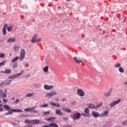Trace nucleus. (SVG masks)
<instances>
[{
  "label": "nucleus",
  "instance_id": "13d9d810",
  "mask_svg": "<svg viewBox=\"0 0 127 127\" xmlns=\"http://www.w3.org/2000/svg\"><path fill=\"white\" fill-rule=\"evenodd\" d=\"M4 115V116H8V115H9V112H8V113H5Z\"/></svg>",
  "mask_w": 127,
  "mask_h": 127
},
{
  "label": "nucleus",
  "instance_id": "412c9836",
  "mask_svg": "<svg viewBox=\"0 0 127 127\" xmlns=\"http://www.w3.org/2000/svg\"><path fill=\"white\" fill-rule=\"evenodd\" d=\"M5 82V83L6 84V86H8L11 83V80H7L5 81H4Z\"/></svg>",
  "mask_w": 127,
  "mask_h": 127
},
{
  "label": "nucleus",
  "instance_id": "c03bdc74",
  "mask_svg": "<svg viewBox=\"0 0 127 127\" xmlns=\"http://www.w3.org/2000/svg\"><path fill=\"white\" fill-rule=\"evenodd\" d=\"M5 55L4 54H0V58H4Z\"/></svg>",
  "mask_w": 127,
  "mask_h": 127
},
{
  "label": "nucleus",
  "instance_id": "58836bf2",
  "mask_svg": "<svg viewBox=\"0 0 127 127\" xmlns=\"http://www.w3.org/2000/svg\"><path fill=\"white\" fill-rule=\"evenodd\" d=\"M121 64H116L114 65V67H115V68H120L121 67Z\"/></svg>",
  "mask_w": 127,
  "mask_h": 127
},
{
  "label": "nucleus",
  "instance_id": "6ab92c4d",
  "mask_svg": "<svg viewBox=\"0 0 127 127\" xmlns=\"http://www.w3.org/2000/svg\"><path fill=\"white\" fill-rule=\"evenodd\" d=\"M109 114V111H104V113L103 114H101V117H107V116H108Z\"/></svg>",
  "mask_w": 127,
  "mask_h": 127
},
{
  "label": "nucleus",
  "instance_id": "423d86ee",
  "mask_svg": "<svg viewBox=\"0 0 127 127\" xmlns=\"http://www.w3.org/2000/svg\"><path fill=\"white\" fill-rule=\"evenodd\" d=\"M35 107L29 108H26L24 109L25 112H34V113H37V111L34 110Z\"/></svg>",
  "mask_w": 127,
  "mask_h": 127
},
{
  "label": "nucleus",
  "instance_id": "4468645a",
  "mask_svg": "<svg viewBox=\"0 0 127 127\" xmlns=\"http://www.w3.org/2000/svg\"><path fill=\"white\" fill-rule=\"evenodd\" d=\"M12 27H13V24H10L8 27H7V30L8 32L12 31Z\"/></svg>",
  "mask_w": 127,
  "mask_h": 127
},
{
  "label": "nucleus",
  "instance_id": "a18cd8bd",
  "mask_svg": "<svg viewBox=\"0 0 127 127\" xmlns=\"http://www.w3.org/2000/svg\"><path fill=\"white\" fill-rule=\"evenodd\" d=\"M81 116H82L83 117H86V118H89L88 115H86V113H82Z\"/></svg>",
  "mask_w": 127,
  "mask_h": 127
},
{
  "label": "nucleus",
  "instance_id": "0e129e2a",
  "mask_svg": "<svg viewBox=\"0 0 127 127\" xmlns=\"http://www.w3.org/2000/svg\"><path fill=\"white\" fill-rule=\"evenodd\" d=\"M1 93H2V90L0 89V94H1Z\"/></svg>",
  "mask_w": 127,
  "mask_h": 127
},
{
  "label": "nucleus",
  "instance_id": "c85d7f7f",
  "mask_svg": "<svg viewBox=\"0 0 127 127\" xmlns=\"http://www.w3.org/2000/svg\"><path fill=\"white\" fill-rule=\"evenodd\" d=\"M48 66H46L43 68V71L44 72H45L46 73H47L48 71Z\"/></svg>",
  "mask_w": 127,
  "mask_h": 127
},
{
  "label": "nucleus",
  "instance_id": "393cba45",
  "mask_svg": "<svg viewBox=\"0 0 127 127\" xmlns=\"http://www.w3.org/2000/svg\"><path fill=\"white\" fill-rule=\"evenodd\" d=\"M8 113L9 115H12V113H14V109H10L9 110H8Z\"/></svg>",
  "mask_w": 127,
  "mask_h": 127
},
{
  "label": "nucleus",
  "instance_id": "69168bd1",
  "mask_svg": "<svg viewBox=\"0 0 127 127\" xmlns=\"http://www.w3.org/2000/svg\"><path fill=\"white\" fill-rule=\"evenodd\" d=\"M62 102H64V101H65V100L64 99H63L62 100Z\"/></svg>",
  "mask_w": 127,
  "mask_h": 127
},
{
  "label": "nucleus",
  "instance_id": "79ce46f5",
  "mask_svg": "<svg viewBox=\"0 0 127 127\" xmlns=\"http://www.w3.org/2000/svg\"><path fill=\"white\" fill-rule=\"evenodd\" d=\"M8 78V79H11V80H13V79H15V77L14 75H11L9 76Z\"/></svg>",
  "mask_w": 127,
  "mask_h": 127
},
{
  "label": "nucleus",
  "instance_id": "7ed1b4c3",
  "mask_svg": "<svg viewBox=\"0 0 127 127\" xmlns=\"http://www.w3.org/2000/svg\"><path fill=\"white\" fill-rule=\"evenodd\" d=\"M81 118V114L79 113L74 114L72 116L71 119L73 121H76V120H79Z\"/></svg>",
  "mask_w": 127,
  "mask_h": 127
},
{
  "label": "nucleus",
  "instance_id": "a878e982",
  "mask_svg": "<svg viewBox=\"0 0 127 127\" xmlns=\"http://www.w3.org/2000/svg\"><path fill=\"white\" fill-rule=\"evenodd\" d=\"M34 95H35V94L33 93H29V94H26V97H27V98H29V97H32V96H34Z\"/></svg>",
  "mask_w": 127,
  "mask_h": 127
},
{
  "label": "nucleus",
  "instance_id": "f257e3e1",
  "mask_svg": "<svg viewBox=\"0 0 127 127\" xmlns=\"http://www.w3.org/2000/svg\"><path fill=\"white\" fill-rule=\"evenodd\" d=\"M40 41H41V39L37 38V35L36 34L33 36L31 40V42H32V43H36L37 42H39Z\"/></svg>",
  "mask_w": 127,
  "mask_h": 127
},
{
  "label": "nucleus",
  "instance_id": "c756f323",
  "mask_svg": "<svg viewBox=\"0 0 127 127\" xmlns=\"http://www.w3.org/2000/svg\"><path fill=\"white\" fill-rule=\"evenodd\" d=\"M20 55H25V51L24 50V49H22L21 50Z\"/></svg>",
  "mask_w": 127,
  "mask_h": 127
},
{
  "label": "nucleus",
  "instance_id": "72a5a7b5",
  "mask_svg": "<svg viewBox=\"0 0 127 127\" xmlns=\"http://www.w3.org/2000/svg\"><path fill=\"white\" fill-rule=\"evenodd\" d=\"M19 50V47L17 46H14L13 47V50L14 51H17V50Z\"/></svg>",
  "mask_w": 127,
  "mask_h": 127
},
{
  "label": "nucleus",
  "instance_id": "9b49d317",
  "mask_svg": "<svg viewBox=\"0 0 127 127\" xmlns=\"http://www.w3.org/2000/svg\"><path fill=\"white\" fill-rule=\"evenodd\" d=\"M44 88L45 89V90H51V89L53 88V85H48L47 84H45L44 86Z\"/></svg>",
  "mask_w": 127,
  "mask_h": 127
},
{
  "label": "nucleus",
  "instance_id": "473e14b6",
  "mask_svg": "<svg viewBox=\"0 0 127 127\" xmlns=\"http://www.w3.org/2000/svg\"><path fill=\"white\" fill-rule=\"evenodd\" d=\"M14 113H21L22 112V110L20 109H14Z\"/></svg>",
  "mask_w": 127,
  "mask_h": 127
},
{
  "label": "nucleus",
  "instance_id": "39448f33",
  "mask_svg": "<svg viewBox=\"0 0 127 127\" xmlns=\"http://www.w3.org/2000/svg\"><path fill=\"white\" fill-rule=\"evenodd\" d=\"M77 94L79 97H84V96H85V92L81 89L77 90Z\"/></svg>",
  "mask_w": 127,
  "mask_h": 127
},
{
  "label": "nucleus",
  "instance_id": "f704fd0d",
  "mask_svg": "<svg viewBox=\"0 0 127 127\" xmlns=\"http://www.w3.org/2000/svg\"><path fill=\"white\" fill-rule=\"evenodd\" d=\"M5 86H6V84L4 81L0 84V87H4Z\"/></svg>",
  "mask_w": 127,
  "mask_h": 127
},
{
  "label": "nucleus",
  "instance_id": "f8f14e48",
  "mask_svg": "<svg viewBox=\"0 0 127 127\" xmlns=\"http://www.w3.org/2000/svg\"><path fill=\"white\" fill-rule=\"evenodd\" d=\"M84 113L87 116H88V117L90 118L91 117V114H90V111L89 110V108H86L84 109Z\"/></svg>",
  "mask_w": 127,
  "mask_h": 127
},
{
  "label": "nucleus",
  "instance_id": "774afa93",
  "mask_svg": "<svg viewBox=\"0 0 127 127\" xmlns=\"http://www.w3.org/2000/svg\"><path fill=\"white\" fill-rule=\"evenodd\" d=\"M0 103H2V102H1V100H0Z\"/></svg>",
  "mask_w": 127,
  "mask_h": 127
},
{
  "label": "nucleus",
  "instance_id": "bb28decb",
  "mask_svg": "<svg viewBox=\"0 0 127 127\" xmlns=\"http://www.w3.org/2000/svg\"><path fill=\"white\" fill-rule=\"evenodd\" d=\"M19 57H16L15 58H14L13 60H11V63H14V62H15V61H17V60H18Z\"/></svg>",
  "mask_w": 127,
  "mask_h": 127
},
{
  "label": "nucleus",
  "instance_id": "de8ad7c7",
  "mask_svg": "<svg viewBox=\"0 0 127 127\" xmlns=\"http://www.w3.org/2000/svg\"><path fill=\"white\" fill-rule=\"evenodd\" d=\"M12 67L13 68H16L17 67V63L14 64Z\"/></svg>",
  "mask_w": 127,
  "mask_h": 127
},
{
  "label": "nucleus",
  "instance_id": "ddd939ff",
  "mask_svg": "<svg viewBox=\"0 0 127 127\" xmlns=\"http://www.w3.org/2000/svg\"><path fill=\"white\" fill-rule=\"evenodd\" d=\"M23 73H24V71L21 70L19 73L14 74V76L15 77V79H16V78H18V77L21 76Z\"/></svg>",
  "mask_w": 127,
  "mask_h": 127
},
{
  "label": "nucleus",
  "instance_id": "f03ea898",
  "mask_svg": "<svg viewBox=\"0 0 127 127\" xmlns=\"http://www.w3.org/2000/svg\"><path fill=\"white\" fill-rule=\"evenodd\" d=\"M121 101H122L121 99H118L115 101L111 102L110 104V107L111 108H113L115 107V106H117V105H118V104H120V103H121Z\"/></svg>",
  "mask_w": 127,
  "mask_h": 127
},
{
  "label": "nucleus",
  "instance_id": "3c124183",
  "mask_svg": "<svg viewBox=\"0 0 127 127\" xmlns=\"http://www.w3.org/2000/svg\"><path fill=\"white\" fill-rule=\"evenodd\" d=\"M3 102H4V104H6L7 103V100L3 99Z\"/></svg>",
  "mask_w": 127,
  "mask_h": 127
},
{
  "label": "nucleus",
  "instance_id": "ea45409f",
  "mask_svg": "<svg viewBox=\"0 0 127 127\" xmlns=\"http://www.w3.org/2000/svg\"><path fill=\"white\" fill-rule=\"evenodd\" d=\"M4 109H6V110H9V106L7 105H4L3 106Z\"/></svg>",
  "mask_w": 127,
  "mask_h": 127
},
{
  "label": "nucleus",
  "instance_id": "cd10ccee",
  "mask_svg": "<svg viewBox=\"0 0 127 127\" xmlns=\"http://www.w3.org/2000/svg\"><path fill=\"white\" fill-rule=\"evenodd\" d=\"M5 63H6V61H3L0 63V67H1V66H4V65H5Z\"/></svg>",
  "mask_w": 127,
  "mask_h": 127
},
{
  "label": "nucleus",
  "instance_id": "6e6d98bb",
  "mask_svg": "<svg viewBox=\"0 0 127 127\" xmlns=\"http://www.w3.org/2000/svg\"><path fill=\"white\" fill-rule=\"evenodd\" d=\"M64 121H68V118L65 117L64 118Z\"/></svg>",
  "mask_w": 127,
  "mask_h": 127
},
{
  "label": "nucleus",
  "instance_id": "e433bc0d",
  "mask_svg": "<svg viewBox=\"0 0 127 127\" xmlns=\"http://www.w3.org/2000/svg\"><path fill=\"white\" fill-rule=\"evenodd\" d=\"M119 72H120V73H124V72H125V70H124V68H123V67H120L119 69Z\"/></svg>",
  "mask_w": 127,
  "mask_h": 127
},
{
  "label": "nucleus",
  "instance_id": "e2e57ef3",
  "mask_svg": "<svg viewBox=\"0 0 127 127\" xmlns=\"http://www.w3.org/2000/svg\"><path fill=\"white\" fill-rule=\"evenodd\" d=\"M0 73H4V74H5V71H0Z\"/></svg>",
  "mask_w": 127,
  "mask_h": 127
},
{
  "label": "nucleus",
  "instance_id": "49530a36",
  "mask_svg": "<svg viewBox=\"0 0 127 127\" xmlns=\"http://www.w3.org/2000/svg\"><path fill=\"white\" fill-rule=\"evenodd\" d=\"M47 107H48V104H44L41 106V108H47Z\"/></svg>",
  "mask_w": 127,
  "mask_h": 127
},
{
  "label": "nucleus",
  "instance_id": "b1692460",
  "mask_svg": "<svg viewBox=\"0 0 127 127\" xmlns=\"http://www.w3.org/2000/svg\"><path fill=\"white\" fill-rule=\"evenodd\" d=\"M11 73V69H6L5 70V74H10Z\"/></svg>",
  "mask_w": 127,
  "mask_h": 127
},
{
  "label": "nucleus",
  "instance_id": "5fc2aeb1",
  "mask_svg": "<svg viewBox=\"0 0 127 127\" xmlns=\"http://www.w3.org/2000/svg\"><path fill=\"white\" fill-rule=\"evenodd\" d=\"M30 77V74H27L26 76V79H27V78H29Z\"/></svg>",
  "mask_w": 127,
  "mask_h": 127
},
{
  "label": "nucleus",
  "instance_id": "052dcab7",
  "mask_svg": "<svg viewBox=\"0 0 127 127\" xmlns=\"http://www.w3.org/2000/svg\"><path fill=\"white\" fill-rule=\"evenodd\" d=\"M3 109L0 108V112H3Z\"/></svg>",
  "mask_w": 127,
  "mask_h": 127
},
{
  "label": "nucleus",
  "instance_id": "603ef678",
  "mask_svg": "<svg viewBox=\"0 0 127 127\" xmlns=\"http://www.w3.org/2000/svg\"><path fill=\"white\" fill-rule=\"evenodd\" d=\"M56 102H59V98H56L55 99Z\"/></svg>",
  "mask_w": 127,
  "mask_h": 127
},
{
  "label": "nucleus",
  "instance_id": "a211bd4d",
  "mask_svg": "<svg viewBox=\"0 0 127 127\" xmlns=\"http://www.w3.org/2000/svg\"><path fill=\"white\" fill-rule=\"evenodd\" d=\"M56 114H57V115H59V116H62V115H63V113H62L59 109H57L56 110Z\"/></svg>",
  "mask_w": 127,
  "mask_h": 127
},
{
  "label": "nucleus",
  "instance_id": "8fccbe9b",
  "mask_svg": "<svg viewBox=\"0 0 127 127\" xmlns=\"http://www.w3.org/2000/svg\"><path fill=\"white\" fill-rule=\"evenodd\" d=\"M100 107H102V104H100L97 105V107L95 108V110H97V109H98V108H100Z\"/></svg>",
  "mask_w": 127,
  "mask_h": 127
},
{
  "label": "nucleus",
  "instance_id": "338daca9",
  "mask_svg": "<svg viewBox=\"0 0 127 127\" xmlns=\"http://www.w3.org/2000/svg\"><path fill=\"white\" fill-rule=\"evenodd\" d=\"M2 107V104H0V108H1Z\"/></svg>",
  "mask_w": 127,
  "mask_h": 127
},
{
  "label": "nucleus",
  "instance_id": "9d476101",
  "mask_svg": "<svg viewBox=\"0 0 127 127\" xmlns=\"http://www.w3.org/2000/svg\"><path fill=\"white\" fill-rule=\"evenodd\" d=\"M91 115L93 116V117H94V118H99V117H100V114L95 111H93Z\"/></svg>",
  "mask_w": 127,
  "mask_h": 127
},
{
  "label": "nucleus",
  "instance_id": "f3484780",
  "mask_svg": "<svg viewBox=\"0 0 127 127\" xmlns=\"http://www.w3.org/2000/svg\"><path fill=\"white\" fill-rule=\"evenodd\" d=\"M51 106H52V107H57L58 108H60V107H61L60 104H59V103L56 104L54 102H51Z\"/></svg>",
  "mask_w": 127,
  "mask_h": 127
},
{
  "label": "nucleus",
  "instance_id": "5701e85b",
  "mask_svg": "<svg viewBox=\"0 0 127 127\" xmlns=\"http://www.w3.org/2000/svg\"><path fill=\"white\" fill-rule=\"evenodd\" d=\"M95 107L96 106H95V105L92 104H90L88 105V108H89V109H95L96 108Z\"/></svg>",
  "mask_w": 127,
  "mask_h": 127
},
{
  "label": "nucleus",
  "instance_id": "7c9ffc66",
  "mask_svg": "<svg viewBox=\"0 0 127 127\" xmlns=\"http://www.w3.org/2000/svg\"><path fill=\"white\" fill-rule=\"evenodd\" d=\"M24 57H25V56L24 55H20V57H19V60L20 61H22V60H23L24 59Z\"/></svg>",
  "mask_w": 127,
  "mask_h": 127
},
{
  "label": "nucleus",
  "instance_id": "c9c22d12",
  "mask_svg": "<svg viewBox=\"0 0 127 127\" xmlns=\"http://www.w3.org/2000/svg\"><path fill=\"white\" fill-rule=\"evenodd\" d=\"M50 114V111H47L43 113V116H48Z\"/></svg>",
  "mask_w": 127,
  "mask_h": 127
},
{
  "label": "nucleus",
  "instance_id": "dca6fc26",
  "mask_svg": "<svg viewBox=\"0 0 127 127\" xmlns=\"http://www.w3.org/2000/svg\"><path fill=\"white\" fill-rule=\"evenodd\" d=\"M62 110L63 111H64V112H66V113H72V110L67 108L63 107Z\"/></svg>",
  "mask_w": 127,
  "mask_h": 127
},
{
  "label": "nucleus",
  "instance_id": "2f4dec72",
  "mask_svg": "<svg viewBox=\"0 0 127 127\" xmlns=\"http://www.w3.org/2000/svg\"><path fill=\"white\" fill-rule=\"evenodd\" d=\"M7 95L6 93H3L2 94H0V98H6Z\"/></svg>",
  "mask_w": 127,
  "mask_h": 127
},
{
  "label": "nucleus",
  "instance_id": "4d7b16f0",
  "mask_svg": "<svg viewBox=\"0 0 127 127\" xmlns=\"http://www.w3.org/2000/svg\"><path fill=\"white\" fill-rule=\"evenodd\" d=\"M27 117V116H26V115H21L20 116V118H22V117Z\"/></svg>",
  "mask_w": 127,
  "mask_h": 127
},
{
  "label": "nucleus",
  "instance_id": "09e8293b",
  "mask_svg": "<svg viewBox=\"0 0 127 127\" xmlns=\"http://www.w3.org/2000/svg\"><path fill=\"white\" fill-rule=\"evenodd\" d=\"M123 124L124 126H127V120L124 121L123 122Z\"/></svg>",
  "mask_w": 127,
  "mask_h": 127
},
{
  "label": "nucleus",
  "instance_id": "4c0bfd02",
  "mask_svg": "<svg viewBox=\"0 0 127 127\" xmlns=\"http://www.w3.org/2000/svg\"><path fill=\"white\" fill-rule=\"evenodd\" d=\"M19 103V99H16L14 102V105H17Z\"/></svg>",
  "mask_w": 127,
  "mask_h": 127
},
{
  "label": "nucleus",
  "instance_id": "2eb2a0df",
  "mask_svg": "<svg viewBox=\"0 0 127 127\" xmlns=\"http://www.w3.org/2000/svg\"><path fill=\"white\" fill-rule=\"evenodd\" d=\"M8 43H12L15 42V38H9L7 40Z\"/></svg>",
  "mask_w": 127,
  "mask_h": 127
},
{
  "label": "nucleus",
  "instance_id": "37998d69",
  "mask_svg": "<svg viewBox=\"0 0 127 127\" xmlns=\"http://www.w3.org/2000/svg\"><path fill=\"white\" fill-rule=\"evenodd\" d=\"M32 120H26L24 121V123H25V124H30V122H31Z\"/></svg>",
  "mask_w": 127,
  "mask_h": 127
},
{
  "label": "nucleus",
  "instance_id": "1a4fd4ad",
  "mask_svg": "<svg viewBox=\"0 0 127 127\" xmlns=\"http://www.w3.org/2000/svg\"><path fill=\"white\" fill-rule=\"evenodd\" d=\"M7 27V24H5L2 28L3 35L6 34V28Z\"/></svg>",
  "mask_w": 127,
  "mask_h": 127
},
{
  "label": "nucleus",
  "instance_id": "680f3d73",
  "mask_svg": "<svg viewBox=\"0 0 127 127\" xmlns=\"http://www.w3.org/2000/svg\"><path fill=\"white\" fill-rule=\"evenodd\" d=\"M124 85H127V80L124 82Z\"/></svg>",
  "mask_w": 127,
  "mask_h": 127
},
{
  "label": "nucleus",
  "instance_id": "aec40b11",
  "mask_svg": "<svg viewBox=\"0 0 127 127\" xmlns=\"http://www.w3.org/2000/svg\"><path fill=\"white\" fill-rule=\"evenodd\" d=\"M55 120H56V118L55 117H50V118H49L47 120V121L49 122H53V121H55Z\"/></svg>",
  "mask_w": 127,
  "mask_h": 127
},
{
  "label": "nucleus",
  "instance_id": "4be33fe9",
  "mask_svg": "<svg viewBox=\"0 0 127 127\" xmlns=\"http://www.w3.org/2000/svg\"><path fill=\"white\" fill-rule=\"evenodd\" d=\"M50 127H58V125L55 123L50 124Z\"/></svg>",
  "mask_w": 127,
  "mask_h": 127
},
{
  "label": "nucleus",
  "instance_id": "6e6552de",
  "mask_svg": "<svg viewBox=\"0 0 127 127\" xmlns=\"http://www.w3.org/2000/svg\"><path fill=\"white\" fill-rule=\"evenodd\" d=\"M73 60L75 61V63H82L83 62V59L76 57L73 58Z\"/></svg>",
  "mask_w": 127,
  "mask_h": 127
},
{
  "label": "nucleus",
  "instance_id": "bf43d9fd",
  "mask_svg": "<svg viewBox=\"0 0 127 127\" xmlns=\"http://www.w3.org/2000/svg\"><path fill=\"white\" fill-rule=\"evenodd\" d=\"M25 67H27L28 66H29V64H26L25 65Z\"/></svg>",
  "mask_w": 127,
  "mask_h": 127
},
{
  "label": "nucleus",
  "instance_id": "20e7f679",
  "mask_svg": "<svg viewBox=\"0 0 127 127\" xmlns=\"http://www.w3.org/2000/svg\"><path fill=\"white\" fill-rule=\"evenodd\" d=\"M57 92L56 91H51L47 93L46 97H49V98L52 97L53 96H56Z\"/></svg>",
  "mask_w": 127,
  "mask_h": 127
},
{
  "label": "nucleus",
  "instance_id": "864d4df0",
  "mask_svg": "<svg viewBox=\"0 0 127 127\" xmlns=\"http://www.w3.org/2000/svg\"><path fill=\"white\" fill-rule=\"evenodd\" d=\"M42 127H50V124H49V125L43 126H42Z\"/></svg>",
  "mask_w": 127,
  "mask_h": 127
},
{
  "label": "nucleus",
  "instance_id": "0eeeda50",
  "mask_svg": "<svg viewBox=\"0 0 127 127\" xmlns=\"http://www.w3.org/2000/svg\"><path fill=\"white\" fill-rule=\"evenodd\" d=\"M30 125H38L40 124V121L38 120H31L30 122Z\"/></svg>",
  "mask_w": 127,
  "mask_h": 127
},
{
  "label": "nucleus",
  "instance_id": "a19ab883",
  "mask_svg": "<svg viewBox=\"0 0 127 127\" xmlns=\"http://www.w3.org/2000/svg\"><path fill=\"white\" fill-rule=\"evenodd\" d=\"M111 95V92L109 91L105 93V96L106 97H109Z\"/></svg>",
  "mask_w": 127,
  "mask_h": 127
}]
</instances>
